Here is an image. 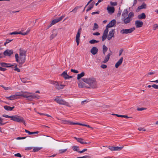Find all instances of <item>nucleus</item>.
Segmentation results:
<instances>
[{"label": "nucleus", "instance_id": "obj_1", "mask_svg": "<svg viewBox=\"0 0 158 158\" xmlns=\"http://www.w3.org/2000/svg\"><path fill=\"white\" fill-rule=\"evenodd\" d=\"M26 51L20 49H19V57L17 53L15 54V57L16 61L19 63L20 65H22L25 62L26 56Z\"/></svg>", "mask_w": 158, "mask_h": 158}, {"label": "nucleus", "instance_id": "obj_2", "mask_svg": "<svg viewBox=\"0 0 158 158\" xmlns=\"http://www.w3.org/2000/svg\"><path fill=\"white\" fill-rule=\"evenodd\" d=\"M82 80L85 83L87 84L89 87H87L88 88H96L97 87V84L96 79L93 77L89 78H83Z\"/></svg>", "mask_w": 158, "mask_h": 158}, {"label": "nucleus", "instance_id": "obj_3", "mask_svg": "<svg viewBox=\"0 0 158 158\" xmlns=\"http://www.w3.org/2000/svg\"><path fill=\"white\" fill-rule=\"evenodd\" d=\"M20 96L27 98V100L29 101H32L33 99H39L40 96L35 93H32L27 92H23L20 94Z\"/></svg>", "mask_w": 158, "mask_h": 158}, {"label": "nucleus", "instance_id": "obj_4", "mask_svg": "<svg viewBox=\"0 0 158 158\" xmlns=\"http://www.w3.org/2000/svg\"><path fill=\"white\" fill-rule=\"evenodd\" d=\"M54 100L60 105H64L69 107L70 106L68 102H66L63 99L60 98L59 97H56Z\"/></svg>", "mask_w": 158, "mask_h": 158}, {"label": "nucleus", "instance_id": "obj_5", "mask_svg": "<svg viewBox=\"0 0 158 158\" xmlns=\"http://www.w3.org/2000/svg\"><path fill=\"white\" fill-rule=\"evenodd\" d=\"M135 30V28L133 27L129 29H122L120 31V33L122 34H127L132 33Z\"/></svg>", "mask_w": 158, "mask_h": 158}, {"label": "nucleus", "instance_id": "obj_6", "mask_svg": "<svg viewBox=\"0 0 158 158\" xmlns=\"http://www.w3.org/2000/svg\"><path fill=\"white\" fill-rule=\"evenodd\" d=\"M23 118L21 116L15 115L12 116L11 120L18 123H21V121L23 120Z\"/></svg>", "mask_w": 158, "mask_h": 158}, {"label": "nucleus", "instance_id": "obj_7", "mask_svg": "<svg viewBox=\"0 0 158 158\" xmlns=\"http://www.w3.org/2000/svg\"><path fill=\"white\" fill-rule=\"evenodd\" d=\"M53 84L56 89L58 90L63 89L64 85L60 84V83L56 81H54Z\"/></svg>", "mask_w": 158, "mask_h": 158}, {"label": "nucleus", "instance_id": "obj_8", "mask_svg": "<svg viewBox=\"0 0 158 158\" xmlns=\"http://www.w3.org/2000/svg\"><path fill=\"white\" fill-rule=\"evenodd\" d=\"M19 93H17L16 94L11 95L9 97H6V98L10 100H13L15 99H17L18 98L17 96H20V94H19Z\"/></svg>", "mask_w": 158, "mask_h": 158}, {"label": "nucleus", "instance_id": "obj_9", "mask_svg": "<svg viewBox=\"0 0 158 158\" xmlns=\"http://www.w3.org/2000/svg\"><path fill=\"white\" fill-rule=\"evenodd\" d=\"M64 17L65 15H62L58 18L53 20L52 21L51 23L52 25H53L61 21Z\"/></svg>", "mask_w": 158, "mask_h": 158}, {"label": "nucleus", "instance_id": "obj_10", "mask_svg": "<svg viewBox=\"0 0 158 158\" xmlns=\"http://www.w3.org/2000/svg\"><path fill=\"white\" fill-rule=\"evenodd\" d=\"M13 50L7 49L4 52L3 54L5 56H10L13 54Z\"/></svg>", "mask_w": 158, "mask_h": 158}, {"label": "nucleus", "instance_id": "obj_11", "mask_svg": "<svg viewBox=\"0 0 158 158\" xmlns=\"http://www.w3.org/2000/svg\"><path fill=\"white\" fill-rule=\"evenodd\" d=\"M107 10L109 14H111L114 13L115 8L113 7H111L108 6L107 7Z\"/></svg>", "mask_w": 158, "mask_h": 158}, {"label": "nucleus", "instance_id": "obj_12", "mask_svg": "<svg viewBox=\"0 0 158 158\" xmlns=\"http://www.w3.org/2000/svg\"><path fill=\"white\" fill-rule=\"evenodd\" d=\"M114 29H112L111 31H109L107 37V39L108 40H110L112 37H114Z\"/></svg>", "mask_w": 158, "mask_h": 158}, {"label": "nucleus", "instance_id": "obj_13", "mask_svg": "<svg viewBox=\"0 0 158 158\" xmlns=\"http://www.w3.org/2000/svg\"><path fill=\"white\" fill-rule=\"evenodd\" d=\"M116 21L115 19L111 20L106 26L107 27L110 28L113 27L116 24Z\"/></svg>", "mask_w": 158, "mask_h": 158}, {"label": "nucleus", "instance_id": "obj_14", "mask_svg": "<svg viewBox=\"0 0 158 158\" xmlns=\"http://www.w3.org/2000/svg\"><path fill=\"white\" fill-rule=\"evenodd\" d=\"M121 20L123 22L124 24H127L130 22L132 20V19H130L128 17L125 18H122Z\"/></svg>", "mask_w": 158, "mask_h": 158}, {"label": "nucleus", "instance_id": "obj_15", "mask_svg": "<svg viewBox=\"0 0 158 158\" xmlns=\"http://www.w3.org/2000/svg\"><path fill=\"white\" fill-rule=\"evenodd\" d=\"M90 52L92 54L95 55L97 53L98 49L96 47H94L91 48Z\"/></svg>", "mask_w": 158, "mask_h": 158}, {"label": "nucleus", "instance_id": "obj_16", "mask_svg": "<svg viewBox=\"0 0 158 158\" xmlns=\"http://www.w3.org/2000/svg\"><path fill=\"white\" fill-rule=\"evenodd\" d=\"M143 24V22L140 20H136L135 21V25L137 28L142 27Z\"/></svg>", "mask_w": 158, "mask_h": 158}, {"label": "nucleus", "instance_id": "obj_17", "mask_svg": "<svg viewBox=\"0 0 158 158\" xmlns=\"http://www.w3.org/2000/svg\"><path fill=\"white\" fill-rule=\"evenodd\" d=\"M74 139L77 140V141L81 143L82 144H87V143H89L90 142L87 143L85 142L84 139L81 138H77L76 137H74Z\"/></svg>", "mask_w": 158, "mask_h": 158}, {"label": "nucleus", "instance_id": "obj_18", "mask_svg": "<svg viewBox=\"0 0 158 158\" xmlns=\"http://www.w3.org/2000/svg\"><path fill=\"white\" fill-rule=\"evenodd\" d=\"M110 53H108L105 57L104 60L102 61V63H105L108 62L110 59V56L111 55L112 52L110 50Z\"/></svg>", "mask_w": 158, "mask_h": 158}, {"label": "nucleus", "instance_id": "obj_19", "mask_svg": "<svg viewBox=\"0 0 158 158\" xmlns=\"http://www.w3.org/2000/svg\"><path fill=\"white\" fill-rule=\"evenodd\" d=\"M146 8V5L144 3H143L142 5L138 7L137 9L136 10V12H138L141 9H145Z\"/></svg>", "mask_w": 158, "mask_h": 158}, {"label": "nucleus", "instance_id": "obj_20", "mask_svg": "<svg viewBox=\"0 0 158 158\" xmlns=\"http://www.w3.org/2000/svg\"><path fill=\"white\" fill-rule=\"evenodd\" d=\"M57 34V31L56 30H53L52 31V34L50 36V40L53 39L55 37H56Z\"/></svg>", "mask_w": 158, "mask_h": 158}, {"label": "nucleus", "instance_id": "obj_21", "mask_svg": "<svg viewBox=\"0 0 158 158\" xmlns=\"http://www.w3.org/2000/svg\"><path fill=\"white\" fill-rule=\"evenodd\" d=\"M123 60V58L122 57L118 60V61L116 63L115 67L116 68H118L122 63Z\"/></svg>", "mask_w": 158, "mask_h": 158}, {"label": "nucleus", "instance_id": "obj_22", "mask_svg": "<svg viewBox=\"0 0 158 158\" xmlns=\"http://www.w3.org/2000/svg\"><path fill=\"white\" fill-rule=\"evenodd\" d=\"M80 34L79 32H77L76 36V41L77 43V45H78L79 44V40L80 37Z\"/></svg>", "mask_w": 158, "mask_h": 158}, {"label": "nucleus", "instance_id": "obj_23", "mask_svg": "<svg viewBox=\"0 0 158 158\" xmlns=\"http://www.w3.org/2000/svg\"><path fill=\"white\" fill-rule=\"evenodd\" d=\"M146 17L145 14L143 13L137 16V18L139 19H145L146 18Z\"/></svg>", "mask_w": 158, "mask_h": 158}, {"label": "nucleus", "instance_id": "obj_24", "mask_svg": "<svg viewBox=\"0 0 158 158\" xmlns=\"http://www.w3.org/2000/svg\"><path fill=\"white\" fill-rule=\"evenodd\" d=\"M128 12L127 9L124 10L122 14V18H125L127 17Z\"/></svg>", "mask_w": 158, "mask_h": 158}, {"label": "nucleus", "instance_id": "obj_25", "mask_svg": "<svg viewBox=\"0 0 158 158\" xmlns=\"http://www.w3.org/2000/svg\"><path fill=\"white\" fill-rule=\"evenodd\" d=\"M4 108L6 110L11 111L15 108V106L10 107L8 106H5Z\"/></svg>", "mask_w": 158, "mask_h": 158}, {"label": "nucleus", "instance_id": "obj_26", "mask_svg": "<svg viewBox=\"0 0 158 158\" xmlns=\"http://www.w3.org/2000/svg\"><path fill=\"white\" fill-rule=\"evenodd\" d=\"M78 87L80 88H83L84 87H86L87 88V87L86 86L85 83L83 82H80L78 84Z\"/></svg>", "mask_w": 158, "mask_h": 158}, {"label": "nucleus", "instance_id": "obj_27", "mask_svg": "<svg viewBox=\"0 0 158 158\" xmlns=\"http://www.w3.org/2000/svg\"><path fill=\"white\" fill-rule=\"evenodd\" d=\"M68 74L67 73V72L66 71H64L61 74V76H63L65 79H68L67 77L68 76Z\"/></svg>", "mask_w": 158, "mask_h": 158}, {"label": "nucleus", "instance_id": "obj_28", "mask_svg": "<svg viewBox=\"0 0 158 158\" xmlns=\"http://www.w3.org/2000/svg\"><path fill=\"white\" fill-rule=\"evenodd\" d=\"M85 75V73L84 72H81L80 74L77 75V79L79 80L81 78L83 77Z\"/></svg>", "mask_w": 158, "mask_h": 158}, {"label": "nucleus", "instance_id": "obj_29", "mask_svg": "<svg viewBox=\"0 0 158 158\" xmlns=\"http://www.w3.org/2000/svg\"><path fill=\"white\" fill-rule=\"evenodd\" d=\"M42 147H34L33 149V151L34 152H36L42 149Z\"/></svg>", "mask_w": 158, "mask_h": 158}, {"label": "nucleus", "instance_id": "obj_30", "mask_svg": "<svg viewBox=\"0 0 158 158\" xmlns=\"http://www.w3.org/2000/svg\"><path fill=\"white\" fill-rule=\"evenodd\" d=\"M25 130L26 132L28 133L29 135L35 134H38L39 133V132L38 131L34 132H31L26 129H25Z\"/></svg>", "mask_w": 158, "mask_h": 158}, {"label": "nucleus", "instance_id": "obj_31", "mask_svg": "<svg viewBox=\"0 0 158 158\" xmlns=\"http://www.w3.org/2000/svg\"><path fill=\"white\" fill-rule=\"evenodd\" d=\"M81 7H82V6H76V7H75L72 11H70V12H73V13H76L77 12V10L79 8H80Z\"/></svg>", "mask_w": 158, "mask_h": 158}, {"label": "nucleus", "instance_id": "obj_32", "mask_svg": "<svg viewBox=\"0 0 158 158\" xmlns=\"http://www.w3.org/2000/svg\"><path fill=\"white\" fill-rule=\"evenodd\" d=\"M134 16V14L133 12H130L127 16V17L130 19H132L133 17Z\"/></svg>", "mask_w": 158, "mask_h": 158}, {"label": "nucleus", "instance_id": "obj_33", "mask_svg": "<svg viewBox=\"0 0 158 158\" xmlns=\"http://www.w3.org/2000/svg\"><path fill=\"white\" fill-rule=\"evenodd\" d=\"M114 151H120L123 148V146L120 147H114Z\"/></svg>", "mask_w": 158, "mask_h": 158}, {"label": "nucleus", "instance_id": "obj_34", "mask_svg": "<svg viewBox=\"0 0 158 158\" xmlns=\"http://www.w3.org/2000/svg\"><path fill=\"white\" fill-rule=\"evenodd\" d=\"M99 42V41L96 40H92L89 41V43L91 44H94L96 43H98Z\"/></svg>", "mask_w": 158, "mask_h": 158}, {"label": "nucleus", "instance_id": "obj_35", "mask_svg": "<svg viewBox=\"0 0 158 158\" xmlns=\"http://www.w3.org/2000/svg\"><path fill=\"white\" fill-rule=\"evenodd\" d=\"M98 28L99 26L98 24L97 23H94L92 30L93 31H95V30L98 29Z\"/></svg>", "mask_w": 158, "mask_h": 158}, {"label": "nucleus", "instance_id": "obj_36", "mask_svg": "<svg viewBox=\"0 0 158 158\" xmlns=\"http://www.w3.org/2000/svg\"><path fill=\"white\" fill-rule=\"evenodd\" d=\"M112 114L113 115H115L118 117H121L122 118H129V117H128L127 115H119V114Z\"/></svg>", "mask_w": 158, "mask_h": 158}, {"label": "nucleus", "instance_id": "obj_37", "mask_svg": "<svg viewBox=\"0 0 158 158\" xmlns=\"http://www.w3.org/2000/svg\"><path fill=\"white\" fill-rule=\"evenodd\" d=\"M72 148L74 151H77L78 152V150H79V148L78 147L73 146L72 147Z\"/></svg>", "mask_w": 158, "mask_h": 158}, {"label": "nucleus", "instance_id": "obj_38", "mask_svg": "<svg viewBox=\"0 0 158 158\" xmlns=\"http://www.w3.org/2000/svg\"><path fill=\"white\" fill-rule=\"evenodd\" d=\"M107 34L103 33L102 36V41H104L106 38Z\"/></svg>", "mask_w": 158, "mask_h": 158}, {"label": "nucleus", "instance_id": "obj_39", "mask_svg": "<svg viewBox=\"0 0 158 158\" xmlns=\"http://www.w3.org/2000/svg\"><path fill=\"white\" fill-rule=\"evenodd\" d=\"M22 32H17L16 31H15L12 32H11L10 33V34L11 35H17V34H21L22 35Z\"/></svg>", "mask_w": 158, "mask_h": 158}, {"label": "nucleus", "instance_id": "obj_40", "mask_svg": "<svg viewBox=\"0 0 158 158\" xmlns=\"http://www.w3.org/2000/svg\"><path fill=\"white\" fill-rule=\"evenodd\" d=\"M110 5L112 6H115L117 5V2H113L111 1L110 2Z\"/></svg>", "mask_w": 158, "mask_h": 158}, {"label": "nucleus", "instance_id": "obj_41", "mask_svg": "<svg viewBox=\"0 0 158 158\" xmlns=\"http://www.w3.org/2000/svg\"><path fill=\"white\" fill-rule=\"evenodd\" d=\"M0 65L3 67H7V63L4 62L1 63Z\"/></svg>", "mask_w": 158, "mask_h": 158}, {"label": "nucleus", "instance_id": "obj_42", "mask_svg": "<svg viewBox=\"0 0 158 158\" xmlns=\"http://www.w3.org/2000/svg\"><path fill=\"white\" fill-rule=\"evenodd\" d=\"M157 28H158V25L156 24H154L153 27V30H155Z\"/></svg>", "mask_w": 158, "mask_h": 158}, {"label": "nucleus", "instance_id": "obj_43", "mask_svg": "<svg viewBox=\"0 0 158 158\" xmlns=\"http://www.w3.org/2000/svg\"><path fill=\"white\" fill-rule=\"evenodd\" d=\"M67 149H61L59 150V151L60 153L62 154L66 150H67Z\"/></svg>", "mask_w": 158, "mask_h": 158}, {"label": "nucleus", "instance_id": "obj_44", "mask_svg": "<svg viewBox=\"0 0 158 158\" xmlns=\"http://www.w3.org/2000/svg\"><path fill=\"white\" fill-rule=\"evenodd\" d=\"M17 64L16 65L15 67L14 70L17 71L18 72H19L20 71V69L17 67Z\"/></svg>", "mask_w": 158, "mask_h": 158}, {"label": "nucleus", "instance_id": "obj_45", "mask_svg": "<svg viewBox=\"0 0 158 158\" xmlns=\"http://www.w3.org/2000/svg\"><path fill=\"white\" fill-rule=\"evenodd\" d=\"M2 116L5 118H10L11 120L12 119V116H9L6 114H3Z\"/></svg>", "mask_w": 158, "mask_h": 158}, {"label": "nucleus", "instance_id": "obj_46", "mask_svg": "<svg viewBox=\"0 0 158 158\" xmlns=\"http://www.w3.org/2000/svg\"><path fill=\"white\" fill-rule=\"evenodd\" d=\"M21 81L23 83H26L27 82V79L26 78H24L21 79Z\"/></svg>", "mask_w": 158, "mask_h": 158}, {"label": "nucleus", "instance_id": "obj_47", "mask_svg": "<svg viewBox=\"0 0 158 158\" xmlns=\"http://www.w3.org/2000/svg\"><path fill=\"white\" fill-rule=\"evenodd\" d=\"M93 6H92V5H89L88 8L86 10V12H88L90 10L93 8Z\"/></svg>", "mask_w": 158, "mask_h": 158}, {"label": "nucleus", "instance_id": "obj_48", "mask_svg": "<svg viewBox=\"0 0 158 158\" xmlns=\"http://www.w3.org/2000/svg\"><path fill=\"white\" fill-rule=\"evenodd\" d=\"M30 29H28L26 31V32H24V33H22V35H26L27 34L30 32Z\"/></svg>", "mask_w": 158, "mask_h": 158}, {"label": "nucleus", "instance_id": "obj_49", "mask_svg": "<svg viewBox=\"0 0 158 158\" xmlns=\"http://www.w3.org/2000/svg\"><path fill=\"white\" fill-rule=\"evenodd\" d=\"M102 49L103 50L107 51L108 49V48L105 45H103L102 46Z\"/></svg>", "mask_w": 158, "mask_h": 158}, {"label": "nucleus", "instance_id": "obj_50", "mask_svg": "<svg viewBox=\"0 0 158 158\" xmlns=\"http://www.w3.org/2000/svg\"><path fill=\"white\" fill-rule=\"evenodd\" d=\"M146 108L144 107L138 108H137V110L138 111H142L144 110H146Z\"/></svg>", "mask_w": 158, "mask_h": 158}, {"label": "nucleus", "instance_id": "obj_51", "mask_svg": "<svg viewBox=\"0 0 158 158\" xmlns=\"http://www.w3.org/2000/svg\"><path fill=\"white\" fill-rule=\"evenodd\" d=\"M3 119L1 118L0 117V126L4 125L5 124V123H2Z\"/></svg>", "mask_w": 158, "mask_h": 158}, {"label": "nucleus", "instance_id": "obj_52", "mask_svg": "<svg viewBox=\"0 0 158 158\" xmlns=\"http://www.w3.org/2000/svg\"><path fill=\"white\" fill-rule=\"evenodd\" d=\"M87 150V148H85V149H83V150H82V151H78V152H79L80 153H81L84 152H85Z\"/></svg>", "mask_w": 158, "mask_h": 158}, {"label": "nucleus", "instance_id": "obj_53", "mask_svg": "<svg viewBox=\"0 0 158 158\" xmlns=\"http://www.w3.org/2000/svg\"><path fill=\"white\" fill-rule=\"evenodd\" d=\"M114 147L111 146H109L108 147V148L110 149L111 151H114Z\"/></svg>", "mask_w": 158, "mask_h": 158}, {"label": "nucleus", "instance_id": "obj_54", "mask_svg": "<svg viewBox=\"0 0 158 158\" xmlns=\"http://www.w3.org/2000/svg\"><path fill=\"white\" fill-rule=\"evenodd\" d=\"M71 71L72 72H73L74 73H78L79 72L78 70H75V69H71Z\"/></svg>", "mask_w": 158, "mask_h": 158}, {"label": "nucleus", "instance_id": "obj_55", "mask_svg": "<svg viewBox=\"0 0 158 158\" xmlns=\"http://www.w3.org/2000/svg\"><path fill=\"white\" fill-rule=\"evenodd\" d=\"M15 156L19 157H22L21 155L19 153H17L15 154Z\"/></svg>", "mask_w": 158, "mask_h": 158}, {"label": "nucleus", "instance_id": "obj_56", "mask_svg": "<svg viewBox=\"0 0 158 158\" xmlns=\"http://www.w3.org/2000/svg\"><path fill=\"white\" fill-rule=\"evenodd\" d=\"M108 27H106V29L104 30L103 33L107 34L108 32Z\"/></svg>", "mask_w": 158, "mask_h": 158}, {"label": "nucleus", "instance_id": "obj_57", "mask_svg": "<svg viewBox=\"0 0 158 158\" xmlns=\"http://www.w3.org/2000/svg\"><path fill=\"white\" fill-rule=\"evenodd\" d=\"M152 87L155 89H158V85L156 84H153L152 85Z\"/></svg>", "mask_w": 158, "mask_h": 158}, {"label": "nucleus", "instance_id": "obj_58", "mask_svg": "<svg viewBox=\"0 0 158 158\" xmlns=\"http://www.w3.org/2000/svg\"><path fill=\"white\" fill-rule=\"evenodd\" d=\"M138 130L140 131H146V130L145 129H144L143 128H142V127L139 128H138Z\"/></svg>", "mask_w": 158, "mask_h": 158}, {"label": "nucleus", "instance_id": "obj_59", "mask_svg": "<svg viewBox=\"0 0 158 158\" xmlns=\"http://www.w3.org/2000/svg\"><path fill=\"white\" fill-rule=\"evenodd\" d=\"M101 67L102 69H106L107 68V65L104 64L101 65Z\"/></svg>", "mask_w": 158, "mask_h": 158}, {"label": "nucleus", "instance_id": "obj_60", "mask_svg": "<svg viewBox=\"0 0 158 158\" xmlns=\"http://www.w3.org/2000/svg\"><path fill=\"white\" fill-rule=\"evenodd\" d=\"M100 33L98 32L94 33L93 34V35H100Z\"/></svg>", "mask_w": 158, "mask_h": 158}, {"label": "nucleus", "instance_id": "obj_61", "mask_svg": "<svg viewBox=\"0 0 158 158\" xmlns=\"http://www.w3.org/2000/svg\"><path fill=\"white\" fill-rule=\"evenodd\" d=\"M32 148H33L32 147H26L25 148V150H30L31 149H32Z\"/></svg>", "mask_w": 158, "mask_h": 158}, {"label": "nucleus", "instance_id": "obj_62", "mask_svg": "<svg viewBox=\"0 0 158 158\" xmlns=\"http://www.w3.org/2000/svg\"><path fill=\"white\" fill-rule=\"evenodd\" d=\"M6 69L4 68H3L2 67H0V70L2 71H5L6 70Z\"/></svg>", "mask_w": 158, "mask_h": 158}, {"label": "nucleus", "instance_id": "obj_63", "mask_svg": "<svg viewBox=\"0 0 158 158\" xmlns=\"http://www.w3.org/2000/svg\"><path fill=\"white\" fill-rule=\"evenodd\" d=\"M26 138V137H18L16 139H24Z\"/></svg>", "mask_w": 158, "mask_h": 158}, {"label": "nucleus", "instance_id": "obj_64", "mask_svg": "<svg viewBox=\"0 0 158 158\" xmlns=\"http://www.w3.org/2000/svg\"><path fill=\"white\" fill-rule=\"evenodd\" d=\"M12 40H10L9 39H6V43H7V44H8L9 43H10V42L11 41H12Z\"/></svg>", "mask_w": 158, "mask_h": 158}]
</instances>
